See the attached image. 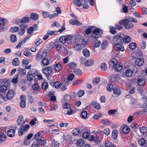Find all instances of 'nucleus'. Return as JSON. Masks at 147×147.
Returning <instances> with one entry per match:
<instances>
[{"label":"nucleus","instance_id":"20e7f679","mask_svg":"<svg viewBox=\"0 0 147 147\" xmlns=\"http://www.w3.org/2000/svg\"><path fill=\"white\" fill-rule=\"evenodd\" d=\"M63 107V108L64 113L65 115H70L73 113V110L71 109V106L70 104L67 102H64L62 105Z\"/></svg>","mask_w":147,"mask_h":147},{"label":"nucleus","instance_id":"412c9836","mask_svg":"<svg viewBox=\"0 0 147 147\" xmlns=\"http://www.w3.org/2000/svg\"><path fill=\"white\" fill-rule=\"evenodd\" d=\"M69 23L72 25H80L82 24L77 20L71 19L69 20Z\"/></svg>","mask_w":147,"mask_h":147},{"label":"nucleus","instance_id":"774afa93","mask_svg":"<svg viewBox=\"0 0 147 147\" xmlns=\"http://www.w3.org/2000/svg\"><path fill=\"white\" fill-rule=\"evenodd\" d=\"M19 28V27L17 26L13 27L11 28L10 31L13 33L17 32Z\"/></svg>","mask_w":147,"mask_h":147},{"label":"nucleus","instance_id":"3c124183","mask_svg":"<svg viewBox=\"0 0 147 147\" xmlns=\"http://www.w3.org/2000/svg\"><path fill=\"white\" fill-rule=\"evenodd\" d=\"M88 113L87 112L85 111H83L81 113V117L84 119H86L87 118Z\"/></svg>","mask_w":147,"mask_h":147},{"label":"nucleus","instance_id":"de8ad7c7","mask_svg":"<svg viewBox=\"0 0 147 147\" xmlns=\"http://www.w3.org/2000/svg\"><path fill=\"white\" fill-rule=\"evenodd\" d=\"M129 46L131 49L133 50L136 48L137 45L135 42H131L129 44Z\"/></svg>","mask_w":147,"mask_h":147},{"label":"nucleus","instance_id":"864d4df0","mask_svg":"<svg viewBox=\"0 0 147 147\" xmlns=\"http://www.w3.org/2000/svg\"><path fill=\"white\" fill-rule=\"evenodd\" d=\"M113 86L111 83L108 84L107 86V90L109 92L113 90Z\"/></svg>","mask_w":147,"mask_h":147},{"label":"nucleus","instance_id":"603ef678","mask_svg":"<svg viewBox=\"0 0 147 147\" xmlns=\"http://www.w3.org/2000/svg\"><path fill=\"white\" fill-rule=\"evenodd\" d=\"M60 24L58 22L56 21L54 22L53 24L51 25V28H53L55 27L60 28Z\"/></svg>","mask_w":147,"mask_h":147},{"label":"nucleus","instance_id":"4d7b16f0","mask_svg":"<svg viewBox=\"0 0 147 147\" xmlns=\"http://www.w3.org/2000/svg\"><path fill=\"white\" fill-rule=\"evenodd\" d=\"M146 143V141L144 139H140L138 142V144L141 146H144Z\"/></svg>","mask_w":147,"mask_h":147},{"label":"nucleus","instance_id":"680f3d73","mask_svg":"<svg viewBox=\"0 0 147 147\" xmlns=\"http://www.w3.org/2000/svg\"><path fill=\"white\" fill-rule=\"evenodd\" d=\"M82 6V7L84 9H88L89 6L88 4V1L86 0L85 2L83 3Z\"/></svg>","mask_w":147,"mask_h":147},{"label":"nucleus","instance_id":"052dcab7","mask_svg":"<svg viewBox=\"0 0 147 147\" xmlns=\"http://www.w3.org/2000/svg\"><path fill=\"white\" fill-rule=\"evenodd\" d=\"M29 37H27L26 38H24V40L23 41H22L21 42H20L16 46V47L17 48H18L20 47L23 44H24L26 41V40L28 39Z\"/></svg>","mask_w":147,"mask_h":147},{"label":"nucleus","instance_id":"e2e57ef3","mask_svg":"<svg viewBox=\"0 0 147 147\" xmlns=\"http://www.w3.org/2000/svg\"><path fill=\"white\" fill-rule=\"evenodd\" d=\"M38 123V121L37 119L35 118L33 120H32L30 122V125H37Z\"/></svg>","mask_w":147,"mask_h":147},{"label":"nucleus","instance_id":"4be33fe9","mask_svg":"<svg viewBox=\"0 0 147 147\" xmlns=\"http://www.w3.org/2000/svg\"><path fill=\"white\" fill-rule=\"evenodd\" d=\"M130 128L127 126H124L121 130V132L123 134H127L130 131Z\"/></svg>","mask_w":147,"mask_h":147},{"label":"nucleus","instance_id":"a878e982","mask_svg":"<svg viewBox=\"0 0 147 147\" xmlns=\"http://www.w3.org/2000/svg\"><path fill=\"white\" fill-rule=\"evenodd\" d=\"M109 64L110 65L114 67L117 63V61L115 58L112 59L111 61L109 62Z\"/></svg>","mask_w":147,"mask_h":147},{"label":"nucleus","instance_id":"09e8293b","mask_svg":"<svg viewBox=\"0 0 147 147\" xmlns=\"http://www.w3.org/2000/svg\"><path fill=\"white\" fill-rule=\"evenodd\" d=\"M142 99L144 102V107L147 108V94L143 96Z\"/></svg>","mask_w":147,"mask_h":147},{"label":"nucleus","instance_id":"79ce46f5","mask_svg":"<svg viewBox=\"0 0 147 147\" xmlns=\"http://www.w3.org/2000/svg\"><path fill=\"white\" fill-rule=\"evenodd\" d=\"M0 83L1 84H4L5 85H6L7 84H9L10 83L9 81L6 79H0Z\"/></svg>","mask_w":147,"mask_h":147},{"label":"nucleus","instance_id":"72a5a7b5","mask_svg":"<svg viewBox=\"0 0 147 147\" xmlns=\"http://www.w3.org/2000/svg\"><path fill=\"white\" fill-rule=\"evenodd\" d=\"M113 91L114 93L118 95H120L121 94V90L118 88L116 87L113 88Z\"/></svg>","mask_w":147,"mask_h":147},{"label":"nucleus","instance_id":"a19ab883","mask_svg":"<svg viewBox=\"0 0 147 147\" xmlns=\"http://www.w3.org/2000/svg\"><path fill=\"white\" fill-rule=\"evenodd\" d=\"M51 146L52 147H58L59 146V144L58 142L54 140L52 141Z\"/></svg>","mask_w":147,"mask_h":147},{"label":"nucleus","instance_id":"a18cd8bd","mask_svg":"<svg viewBox=\"0 0 147 147\" xmlns=\"http://www.w3.org/2000/svg\"><path fill=\"white\" fill-rule=\"evenodd\" d=\"M19 61L18 58H15L13 60L12 63L14 66H18L19 64Z\"/></svg>","mask_w":147,"mask_h":147},{"label":"nucleus","instance_id":"dca6fc26","mask_svg":"<svg viewBox=\"0 0 147 147\" xmlns=\"http://www.w3.org/2000/svg\"><path fill=\"white\" fill-rule=\"evenodd\" d=\"M10 85V83L8 84H7L6 85H2L0 86V91L3 93H5L7 89H8V86Z\"/></svg>","mask_w":147,"mask_h":147},{"label":"nucleus","instance_id":"7ed1b4c3","mask_svg":"<svg viewBox=\"0 0 147 147\" xmlns=\"http://www.w3.org/2000/svg\"><path fill=\"white\" fill-rule=\"evenodd\" d=\"M94 29L92 30V34L91 36L92 40H96L98 38L101 37L103 32L102 30L98 28L94 27Z\"/></svg>","mask_w":147,"mask_h":147},{"label":"nucleus","instance_id":"c03bdc74","mask_svg":"<svg viewBox=\"0 0 147 147\" xmlns=\"http://www.w3.org/2000/svg\"><path fill=\"white\" fill-rule=\"evenodd\" d=\"M73 72L78 76L81 75L82 74V71L79 68L75 69Z\"/></svg>","mask_w":147,"mask_h":147},{"label":"nucleus","instance_id":"bf43d9fd","mask_svg":"<svg viewBox=\"0 0 147 147\" xmlns=\"http://www.w3.org/2000/svg\"><path fill=\"white\" fill-rule=\"evenodd\" d=\"M80 131L78 129H75L72 131V134L74 136H77L79 134Z\"/></svg>","mask_w":147,"mask_h":147},{"label":"nucleus","instance_id":"4468645a","mask_svg":"<svg viewBox=\"0 0 147 147\" xmlns=\"http://www.w3.org/2000/svg\"><path fill=\"white\" fill-rule=\"evenodd\" d=\"M115 49L116 51H125V48L121 44L115 45Z\"/></svg>","mask_w":147,"mask_h":147},{"label":"nucleus","instance_id":"69168bd1","mask_svg":"<svg viewBox=\"0 0 147 147\" xmlns=\"http://www.w3.org/2000/svg\"><path fill=\"white\" fill-rule=\"evenodd\" d=\"M49 62V60L46 58H44L42 60V63L45 65H48Z\"/></svg>","mask_w":147,"mask_h":147},{"label":"nucleus","instance_id":"13d9d810","mask_svg":"<svg viewBox=\"0 0 147 147\" xmlns=\"http://www.w3.org/2000/svg\"><path fill=\"white\" fill-rule=\"evenodd\" d=\"M61 83L60 82H56L53 84L54 86L56 88H59L61 86Z\"/></svg>","mask_w":147,"mask_h":147},{"label":"nucleus","instance_id":"6e6552de","mask_svg":"<svg viewBox=\"0 0 147 147\" xmlns=\"http://www.w3.org/2000/svg\"><path fill=\"white\" fill-rule=\"evenodd\" d=\"M133 74V71L130 69H127L122 74V76L124 77H131Z\"/></svg>","mask_w":147,"mask_h":147},{"label":"nucleus","instance_id":"c756f323","mask_svg":"<svg viewBox=\"0 0 147 147\" xmlns=\"http://www.w3.org/2000/svg\"><path fill=\"white\" fill-rule=\"evenodd\" d=\"M92 104L94 107L97 109H99L100 108L101 106L100 104L96 101H92Z\"/></svg>","mask_w":147,"mask_h":147},{"label":"nucleus","instance_id":"37998d69","mask_svg":"<svg viewBox=\"0 0 147 147\" xmlns=\"http://www.w3.org/2000/svg\"><path fill=\"white\" fill-rule=\"evenodd\" d=\"M6 136L3 134L0 135V144L4 142L6 140Z\"/></svg>","mask_w":147,"mask_h":147},{"label":"nucleus","instance_id":"bb28decb","mask_svg":"<svg viewBox=\"0 0 147 147\" xmlns=\"http://www.w3.org/2000/svg\"><path fill=\"white\" fill-rule=\"evenodd\" d=\"M7 135L9 137H11L15 135V131L13 129H11L7 131Z\"/></svg>","mask_w":147,"mask_h":147},{"label":"nucleus","instance_id":"cd10ccee","mask_svg":"<svg viewBox=\"0 0 147 147\" xmlns=\"http://www.w3.org/2000/svg\"><path fill=\"white\" fill-rule=\"evenodd\" d=\"M94 63V61L93 59H89L86 62L85 66H91L93 65Z\"/></svg>","mask_w":147,"mask_h":147},{"label":"nucleus","instance_id":"39448f33","mask_svg":"<svg viewBox=\"0 0 147 147\" xmlns=\"http://www.w3.org/2000/svg\"><path fill=\"white\" fill-rule=\"evenodd\" d=\"M112 42L115 45L122 43L123 42V38L119 35H116L113 37Z\"/></svg>","mask_w":147,"mask_h":147},{"label":"nucleus","instance_id":"f03ea898","mask_svg":"<svg viewBox=\"0 0 147 147\" xmlns=\"http://www.w3.org/2000/svg\"><path fill=\"white\" fill-rule=\"evenodd\" d=\"M137 20L132 17H129L126 19L120 20L119 24L122 25H124L126 29H131L134 27V24L132 22L136 23Z\"/></svg>","mask_w":147,"mask_h":147},{"label":"nucleus","instance_id":"ddd939ff","mask_svg":"<svg viewBox=\"0 0 147 147\" xmlns=\"http://www.w3.org/2000/svg\"><path fill=\"white\" fill-rule=\"evenodd\" d=\"M86 0H74V4L76 6L80 7L82 6L83 3L85 2Z\"/></svg>","mask_w":147,"mask_h":147},{"label":"nucleus","instance_id":"6e6d98bb","mask_svg":"<svg viewBox=\"0 0 147 147\" xmlns=\"http://www.w3.org/2000/svg\"><path fill=\"white\" fill-rule=\"evenodd\" d=\"M108 42L106 40H104L103 41L102 44V47L103 49H105L106 48L108 45Z\"/></svg>","mask_w":147,"mask_h":147},{"label":"nucleus","instance_id":"5fc2aeb1","mask_svg":"<svg viewBox=\"0 0 147 147\" xmlns=\"http://www.w3.org/2000/svg\"><path fill=\"white\" fill-rule=\"evenodd\" d=\"M100 67L102 70L105 71L107 70V67L105 63H102L100 65Z\"/></svg>","mask_w":147,"mask_h":147},{"label":"nucleus","instance_id":"9b49d317","mask_svg":"<svg viewBox=\"0 0 147 147\" xmlns=\"http://www.w3.org/2000/svg\"><path fill=\"white\" fill-rule=\"evenodd\" d=\"M144 60L142 58H138L135 61V65L136 66L140 67L142 66L144 64Z\"/></svg>","mask_w":147,"mask_h":147},{"label":"nucleus","instance_id":"4c0bfd02","mask_svg":"<svg viewBox=\"0 0 147 147\" xmlns=\"http://www.w3.org/2000/svg\"><path fill=\"white\" fill-rule=\"evenodd\" d=\"M118 134V132L117 131L116 129H114L113 130L112 134V137L114 139H115L117 137Z\"/></svg>","mask_w":147,"mask_h":147},{"label":"nucleus","instance_id":"9d476101","mask_svg":"<svg viewBox=\"0 0 147 147\" xmlns=\"http://www.w3.org/2000/svg\"><path fill=\"white\" fill-rule=\"evenodd\" d=\"M122 28V27L121 26L118 24H116L115 25V27L113 26L110 27V31L113 34H115L116 32V31L115 30V29L120 30Z\"/></svg>","mask_w":147,"mask_h":147},{"label":"nucleus","instance_id":"aec40b11","mask_svg":"<svg viewBox=\"0 0 147 147\" xmlns=\"http://www.w3.org/2000/svg\"><path fill=\"white\" fill-rule=\"evenodd\" d=\"M33 26H34L33 27H31L28 28L27 32L28 34H30L32 33L34 30L35 29H36V28L37 27V25L36 24H35Z\"/></svg>","mask_w":147,"mask_h":147},{"label":"nucleus","instance_id":"7c9ffc66","mask_svg":"<svg viewBox=\"0 0 147 147\" xmlns=\"http://www.w3.org/2000/svg\"><path fill=\"white\" fill-rule=\"evenodd\" d=\"M36 142L39 145L42 146H45L47 143L46 140L45 139H41V140H36Z\"/></svg>","mask_w":147,"mask_h":147},{"label":"nucleus","instance_id":"473e14b6","mask_svg":"<svg viewBox=\"0 0 147 147\" xmlns=\"http://www.w3.org/2000/svg\"><path fill=\"white\" fill-rule=\"evenodd\" d=\"M62 68V65L59 63H56L54 66V69L56 71H60L61 69Z\"/></svg>","mask_w":147,"mask_h":147},{"label":"nucleus","instance_id":"423d86ee","mask_svg":"<svg viewBox=\"0 0 147 147\" xmlns=\"http://www.w3.org/2000/svg\"><path fill=\"white\" fill-rule=\"evenodd\" d=\"M55 46L56 50L59 53H68V51L64 48L63 45L57 43L55 44Z\"/></svg>","mask_w":147,"mask_h":147},{"label":"nucleus","instance_id":"a211bd4d","mask_svg":"<svg viewBox=\"0 0 147 147\" xmlns=\"http://www.w3.org/2000/svg\"><path fill=\"white\" fill-rule=\"evenodd\" d=\"M14 94V92L13 91L9 90L6 93V96L8 99L10 100L13 98Z\"/></svg>","mask_w":147,"mask_h":147},{"label":"nucleus","instance_id":"5701e85b","mask_svg":"<svg viewBox=\"0 0 147 147\" xmlns=\"http://www.w3.org/2000/svg\"><path fill=\"white\" fill-rule=\"evenodd\" d=\"M115 70L117 72H119L120 71L122 68V67L121 63H117L115 65L114 67Z\"/></svg>","mask_w":147,"mask_h":147},{"label":"nucleus","instance_id":"0eeeda50","mask_svg":"<svg viewBox=\"0 0 147 147\" xmlns=\"http://www.w3.org/2000/svg\"><path fill=\"white\" fill-rule=\"evenodd\" d=\"M30 126L28 124H26L21 126L19 130L18 133L20 136H22L24 132H27Z\"/></svg>","mask_w":147,"mask_h":147},{"label":"nucleus","instance_id":"8fccbe9b","mask_svg":"<svg viewBox=\"0 0 147 147\" xmlns=\"http://www.w3.org/2000/svg\"><path fill=\"white\" fill-rule=\"evenodd\" d=\"M47 34L50 36H53L56 35L57 34V31L49 30L48 31Z\"/></svg>","mask_w":147,"mask_h":147},{"label":"nucleus","instance_id":"338daca9","mask_svg":"<svg viewBox=\"0 0 147 147\" xmlns=\"http://www.w3.org/2000/svg\"><path fill=\"white\" fill-rule=\"evenodd\" d=\"M49 84L47 82H45L42 84V89L46 90L48 88Z\"/></svg>","mask_w":147,"mask_h":147},{"label":"nucleus","instance_id":"393cba45","mask_svg":"<svg viewBox=\"0 0 147 147\" xmlns=\"http://www.w3.org/2000/svg\"><path fill=\"white\" fill-rule=\"evenodd\" d=\"M30 16L31 19L33 20H36L38 19L39 17V15L34 13H31Z\"/></svg>","mask_w":147,"mask_h":147},{"label":"nucleus","instance_id":"c85d7f7f","mask_svg":"<svg viewBox=\"0 0 147 147\" xmlns=\"http://www.w3.org/2000/svg\"><path fill=\"white\" fill-rule=\"evenodd\" d=\"M68 66L71 69L74 70L75 68L77 67V64L75 62H72L68 63Z\"/></svg>","mask_w":147,"mask_h":147},{"label":"nucleus","instance_id":"ea45409f","mask_svg":"<svg viewBox=\"0 0 147 147\" xmlns=\"http://www.w3.org/2000/svg\"><path fill=\"white\" fill-rule=\"evenodd\" d=\"M8 22L7 20L5 18H0V25H4Z\"/></svg>","mask_w":147,"mask_h":147},{"label":"nucleus","instance_id":"6ab92c4d","mask_svg":"<svg viewBox=\"0 0 147 147\" xmlns=\"http://www.w3.org/2000/svg\"><path fill=\"white\" fill-rule=\"evenodd\" d=\"M137 84L139 86H144L146 83L145 80L143 78H139L137 81Z\"/></svg>","mask_w":147,"mask_h":147},{"label":"nucleus","instance_id":"e433bc0d","mask_svg":"<svg viewBox=\"0 0 147 147\" xmlns=\"http://www.w3.org/2000/svg\"><path fill=\"white\" fill-rule=\"evenodd\" d=\"M102 123L106 125H108L111 123V121L107 119H103L101 120Z\"/></svg>","mask_w":147,"mask_h":147},{"label":"nucleus","instance_id":"58836bf2","mask_svg":"<svg viewBox=\"0 0 147 147\" xmlns=\"http://www.w3.org/2000/svg\"><path fill=\"white\" fill-rule=\"evenodd\" d=\"M17 40V37L16 35L12 34L10 36V40L12 42L15 43L16 42Z\"/></svg>","mask_w":147,"mask_h":147},{"label":"nucleus","instance_id":"2eb2a0df","mask_svg":"<svg viewBox=\"0 0 147 147\" xmlns=\"http://www.w3.org/2000/svg\"><path fill=\"white\" fill-rule=\"evenodd\" d=\"M48 53L45 51L40 53L37 55V57L39 59H42L46 58L45 57L47 55Z\"/></svg>","mask_w":147,"mask_h":147},{"label":"nucleus","instance_id":"2f4dec72","mask_svg":"<svg viewBox=\"0 0 147 147\" xmlns=\"http://www.w3.org/2000/svg\"><path fill=\"white\" fill-rule=\"evenodd\" d=\"M123 42L128 43L131 40V37L129 36H125L123 38Z\"/></svg>","mask_w":147,"mask_h":147},{"label":"nucleus","instance_id":"1a4fd4ad","mask_svg":"<svg viewBox=\"0 0 147 147\" xmlns=\"http://www.w3.org/2000/svg\"><path fill=\"white\" fill-rule=\"evenodd\" d=\"M44 131H40L35 135L34 138L36 139V140H41L44 138Z\"/></svg>","mask_w":147,"mask_h":147},{"label":"nucleus","instance_id":"0e129e2a","mask_svg":"<svg viewBox=\"0 0 147 147\" xmlns=\"http://www.w3.org/2000/svg\"><path fill=\"white\" fill-rule=\"evenodd\" d=\"M102 114H97L94 115L93 118L95 119H98L102 118Z\"/></svg>","mask_w":147,"mask_h":147},{"label":"nucleus","instance_id":"c9c22d12","mask_svg":"<svg viewBox=\"0 0 147 147\" xmlns=\"http://www.w3.org/2000/svg\"><path fill=\"white\" fill-rule=\"evenodd\" d=\"M28 73L32 75V76L33 75L35 77L37 75V71L35 69H32L30 70Z\"/></svg>","mask_w":147,"mask_h":147},{"label":"nucleus","instance_id":"f257e3e1","mask_svg":"<svg viewBox=\"0 0 147 147\" xmlns=\"http://www.w3.org/2000/svg\"><path fill=\"white\" fill-rule=\"evenodd\" d=\"M80 37L81 35L79 34H76L74 36L67 35L66 36H61L59 39V40L60 42L63 44H65L68 41L74 44L77 42Z\"/></svg>","mask_w":147,"mask_h":147},{"label":"nucleus","instance_id":"49530a36","mask_svg":"<svg viewBox=\"0 0 147 147\" xmlns=\"http://www.w3.org/2000/svg\"><path fill=\"white\" fill-rule=\"evenodd\" d=\"M32 87L33 90L35 91H37L38 92L37 93H38L40 92V91L38 90L39 86L38 84L36 83L34 84Z\"/></svg>","mask_w":147,"mask_h":147},{"label":"nucleus","instance_id":"b1692460","mask_svg":"<svg viewBox=\"0 0 147 147\" xmlns=\"http://www.w3.org/2000/svg\"><path fill=\"white\" fill-rule=\"evenodd\" d=\"M84 56L86 57H89L90 55V53L89 50L86 48L84 49L82 51Z\"/></svg>","mask_w":147,"mask_h":147},{"label":"nucleus","instance_id":"f8f14e48","mask_svg":"<svg viewBox=\"0 0 147 147\" xmlns=\"http://www.w3.org/2000/svg\"><path fill=\"white\" fill-rule=\"evenodd\" d=\"M43 73L46 75H49L52 72V69L51 67H46L43 70Z\"/></svg>","mask_w":147,"mask_h":147},{"label":"nucleus","instance_id":"f704fd0d","mask_svg":"<svg viewBox=\"0 0 147 147\" xmlns=\"http://www.w3.org/2000/svg\"><path fill=\"white\" fill-rule=\"evenodd\" d=\"M141 133L144 134L147 133V127L145 126H142L139 129Z\"/></svg>","mask_w":147,"mask_h":147},{"label":"nucleus","instance_id":"f3484780","mask_svg":"<svg viewBox=\"0 0 147 147\" xmlns=\"http://www.w3.org/2000/svg\"><path fill=\"white\" fill-rule=\"evenodd\" d=\"M17 122L18 124L19 125H22L25 123L22 115H20L18 117L17 120Z\"/></svg>","mask_w":147,"mask_h":147}]
</instances>
